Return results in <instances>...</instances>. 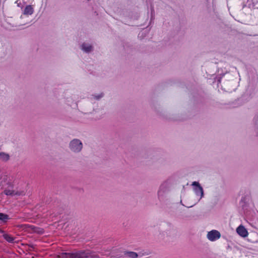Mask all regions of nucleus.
I'll list each match as a JSON object with an SVG mask.
<instances>
[{
	"label": "nucleus",
	"mask_w": 258,
	"mask_h": 258,
	"mask_svg": "<svg viewBox=\"0 0 258 258\" xmlns=\"http://www.w3.org/2000/svg\"><path fill=\"white\" fill-rule=\"evenodd\" d=\"M4 237L9 242H13L14 241V238L9 234H4Z\"/></svg>",
	"instance_id": "obj_12"
},
{
	"label": "nucleus",
	"mask_w": 258,
	"mask_h": 258,
	"mask_svg": "<svg viewBox=\"0 0 258 258\" xmlns=\"http://www.w3.org/2000/svg\"><path fill=\"white\" fill-rule=\"evenodd\" d=\"M132 254H133V256H137V254L135 253H133Z\"/></svg>",
	"instance_id": "obj_15"
},
{
	"label": "nucleus",
	"mask_w": 258,
	"mask_h": 258,
	"mask_svg": "<svg viewBox=\"0 0 258 258\" xmlns=\"http://www.w3.org/2000/svg\"><path fill=\"white\" fill-rule=\"evenodd\" d=\"M169 191V185L167 182L162 183L158 189L157 195L159 200H163L167 196Z\"/></svg>",
	"instance_id": "obj_3"
},
{
	"label": "nucleus",
	"mask_w": 258,
	"mask_h": 258,
	"mask_svg": "<svg viewBox=\"0 0 258 258\" xmlns=\"http://www.w3.org/2000/svg\"><path fill=\"white\" fill-rule=\"evenodd\" d=\"M221 237L219 231L216 230H212L209 231L207 234V238L210 241H215Z\"/></svg>",
	"instance_id": "obj_4"
},
{
	"label": "nucleus",
	"mask_w": 258,
	"mask_h": 258,
	"mask_svg": "<svg viewBox=\"0 0 258 258\" xmlns=\"http://www.w3.org/2000/svg\"><path fill=\"white\" fill-rule=\"evenodd\" d=\"M33 6V5H26L23 11V14L27 16L32 15L34 12Z\"/></svg>",
	"instance_id": "obj_6"
},
{
	"label": "nucleus",
	"mask_w": 258,
	"mask_h": 258,
	"mask_svg": "<svg viewBox=\"0 0 258 258\" xmlns=\"http://www.w3.org/2000/svg\"><path fill=\"white\" fill-rule=\"evenodd\" d=\"M21 1L23 2L24 4H27L29 0H17L16 2V3L17 4L18 7L22 8V6L21 5Z\"/></svg>",
	"instance_id": "obj_13"
},
{
	"label": "nucleus",
	"mask_w": 258,
	"mask_h": 258,
	"mask_svg": "<svg viewBox=\"0 0 258 258\" xmlns=\"http://www.w3.org/2000/svg\"><path fill=\"white\" fill-rule=\"evenodd\" d=\"M92 114L93 116V118L95 119H99L102 117L103 111L101 109L94 110Z\"/></svg>",
	"instance_id": "obj_8"
},
{
	"label": "nucleus",
	"mask_w": 258,
	"mask_h": 258,
	"mask_svg": "<svg viewBox=\"0 0 258 258\" xmlns=\"http://www.w3.org/2000/svg\"><path fill=\"white\" fill-rule=\"evenodd\" d=\"M10 159V155L9 154L1 152H0V160L3 161H7Z\"/></svg>",
	"instance_id": "obj_11"
},
{
	"label": "nucleus",
	"mask_w": 258,
	"mask_h": 258,
	"mask_svg": "<svg viewBox=\"0 0 258 258\" xmlns=\"http://www.w3.org/2000/svg\"><path fill=\"white\" fill-rule=\"evenodd\" d=\"M104 96L103 93H99L92 94L90 96V99L93 100H99Z\"/></svg>",
	"instance_id": "obj_10"
},
{
	"label": "nucleus",
	"mask_w": 258,
	"mask_h": 258,
	"mask_svg": "<svg viewBox=\"0 0 258 258\" xmlns=\"http://www.w3.org/2000/svg\"><path fill=\"white\" fill-rule=\"evenodd\" d=\"M83 147L82 142L79 139H73L69 144V149L71 152L75 153L80 152Z\"/></svg>",
	"instance_id": "obj_2"
},
{
	"label": "nucleus",
	"mask_w": 258,
	"mask_h": 258,
	"mask_svg": "<svg viewBox=\"0 0 258 258\" xmlns=\"http://www.w3.org/2000/svg\"><path fill=\"white\" fill-rule=\"evenodd\" d=\"M83 256H80L79 257H77L76 258H83Z\"/></svg>",
	"instance_id": "obj_16"
},
{
	"label": "nucleus",
	"mask_w": 258,
	"mask_h": 258,
	"mask_svg": "<svg viewBox=\"0 0 258 258\" xmlns=\"http://www.w3.org/2000/svg\"><path fill=\"white\" fill-rule=\"evenodd\" d=\"M10 219L9 215L0 213V224H5Z\"/></svg>",
	"instance_id": "obj_9"
},
{
	"label": "nucleus",
	"mask_w": 258,
	"mask_h": 258,
	"mask_svg": "<svg viewBox=\"0 0 258 258\" xmlns=\"http://www.w3.org/2000/svg\"><path fill=\"white\" fill-rule=\"evenodd\" d=\"M81 49L86 53H89L93 50L92 45L87 42H84L81 45Z\"/></svg>",
	"instance_id": "obj_7"
},
{
	"label": "nucleus",
	"mask_w": 258,
	"mask_h": 258,
	"mask_svg": "<svg viewBox=\"0 0 258 258\" xmlns=\"http://www.w3.org/2000/svg\"><path fill=\"white\" fill-rule=\"evenodd\" d=\"M237 233L241 237L245 238L248 235V232L242 225H239L236 229Z\"/></svg>",
	"instance_id": "obj_5"
},
{
	"label": "nucleus",
	"mask_w": 258,
	"mask_h": 258,
	"mask_svg": "<svg viewBox=\"0 0 258 258\" xmlns=\"http://www.w3.org/2000/svg\"><path fill=\"white\" fill-rule=\"evenodd\" d=\"M4 193L7 196H13L15 195L14 191L10 189L5 190Z\"/></svg>",
	"instance_id": "obj_14"
},
{
	"label": "nucleus",
	"mask_w": 258,
	"mask_h": 258,
	"mask_svg": "<svg viewBox=\"0 0 258 258\" xmlns=\"http://www.w3.org/2000/svg\"><path fill=\"white\" fill-rule=\"evenodd\" d=\"M192 186V189L197 197V201L192 205L189 206V207H192L196 203L199 202L204 197V190L200 184L197 181H194L191 183Z\"/></svg>",
	"instance_id": "obj_1"
}]
</instances>
